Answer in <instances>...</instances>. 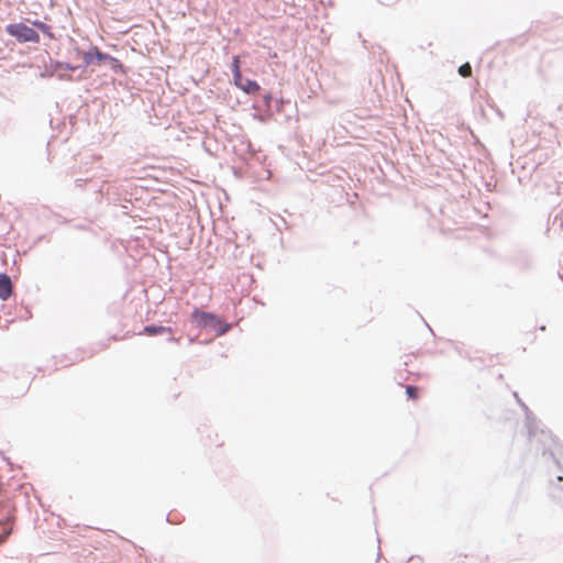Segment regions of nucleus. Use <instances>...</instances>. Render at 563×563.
<instances>
[{"mask_svg": "<svg viewBox=\"0 0 563 563\" xmlns=\"http://www.w3.org/2000/svg\"><path fill=\"white\" fill-rule=\"evenodd\" d=\"M191 317L199 327L210 329L218 335L224 334L230 329L228 323H224L218 316L210 312L195 309Z\"/></svg>", "mask_w": 563, "mask_h": 563, "instance_id": "obj_1", "label": "nucleus"}, {"mask_svg": "<svg viewBox=\"0 0 563 563\" xmlns=\"http://www.w3.org/2000/svg\"><path fill=\"white\" fill-rule=\"evenodd\" d=\"M143 333L148 335L172 333V329L168 327L147 325L144 328Z\"/></svg>", "mask_w": 563, "mask_h": 563, "instance_id": "obj_5", "label": "nucleus"}, {"mask_svg": "<svg viewBox=\"0 0 563 563\" xmlns=\"http://www.w3.org/2000/svg\"><path fill=\"white\" fill-rule=\"evenodd\" d=\"M406 394L409 399L417 400L419 398V388L416 386H407Z\"/></svg>", "mask_w": 563, "mask_h": 563, "instance_id": "obj_9", "label": "nucleus"}, {"mask_svg": "<svg viewBox=\"0 0 563 563\" xmlns=\"http://www.w3.org/2000/svg\"><path fill=\"white\" fill-rule=\"evenodd\" d=\"M11 532V526L9 523L2 525V533L0 536V542H2Z\"/></svg>", "mask_w": 563, "mask_h": 563, "instance_id": "obj_11", "label": "nucleus"}, {"mask_svg": "<svg viewBox=\"0 0 563 563\" xmlns=\"http://www.w3.org/2000/svg\"><path fill=\"white\" fill-rule=\"evenodd\" d=\"M459 74L464 78L471 77L472 76L471 65L468 63L461 65L459 68Z\"/></svg>", "mask_w": 563, "mask_h": 563, "instance_id": "obj_10", "label": "nucleus"}, {"mask_svg": "<svg viewBox=\"0 0 563 563\" xmlns=\"http://www.w3.org/2000/svg\"><path fill=\"white\" fill-rule=\"evenodd\" d=\"M93 58H96V60L98 63H102L104 60L111 59V57L109 55L101 53L99 49H96L93 56L90 54H86V56H85V60L87 64L92 63Z\"/></svg>", "mask_w": 563, "mask_h": 563, "instance_id": "obj_6", "label": "nucleus"}, {"mask_svg": "<svg viewBox=\"0 0 563 563\" xmlns=\"http://www.w3.org/2000/svg\"><path fill=\"white\" fill-rule=\"evenodd\" d=\"M67 69L75 70L76 67L67 66Z\"/></svg>", "mask_w": 563, "mask_h": 563, "instance_id": "obj_12", "label": "nucleus"}, {"mask_svg": "<svg viewBox=\"0 0 563 563\" xmlns=\"http://www.w3.org/2000/svg\"><path fill=\"white\" fill-rule=\"evenodd\" d=\"M33 25L37 27L41 32H43L45 35H47L49 38H54V35L51 31V26L41 22V21H34Z\"/></svg>", "mask_w": 563, "mask_h": 563, "instance_id": "obj_8", "label": "nucleus"}, {"mask_svg": "<svg viewBox=\"0 0 563 563\" xmlns=\"http://www.w3.org/2000/svg\"><path fill=\"white\" fill-rule=\"evenodd\" d=\"M5 31L11 35L14 36L19 42H32V43H38L40 42V35L35 30L27 26L23 23H12L7 25Z\"/></svg>", "mask_w": 563, "mask_h": 563, "instance_id": "obj_2", "label": "nucleus"}, {"mask_svg": "<svg viewBox=\"0 0 563 563\" xmlns=\"http://www.w3.org/2000/svg\"><path fill=\"white\" fill-rule=\"evenodd\" d=\"M12 295V283L7 274H0V298L7 300Z\"/></svg>", "mask_w": 563, "mask_h": 563, "instance_id": "obj_4", "label": "nucleus"}, {"mask_svg": "<svg viewBox=\"0 0 563 563\" xmlns=\"http://www.w3.org/2000/svg\"><path fill=\"white\" fill-rule=\"evenodd\" d=\"M234 85L249 95H256L260 91V85L251 79L241 76V81H234Z\"/></svg>", "mask_w": 563, "mask_h": 563, "instance_id": "obj_3", "label": "nucleus"}, {"mask_svg": "<svg viewBox=\"0 0 563 563\" xmlns=\"http://www.w3.org/2000/svg\"><path fill=\"white\" fill-rule=\"evenodd\" d=\"M232 73H233V81H241V68H240V57L234 56L232 59Z\"/></svg>", "mask_w": 563, "mask_h": 563, "instance_id": "obj_7", "label": "nucleus"}]
</instances>
